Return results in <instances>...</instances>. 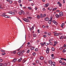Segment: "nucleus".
Instances as JSON below:
<instances>
[{"instance_id": "nucleus-1", "label": "nucleus", "mask_w": 66, "mask_h": 66, "mask_svg": "<svg viewBox=\"0 0 66 66\" xmlns=\"http://www.w3.org/2000/svg\"><path fill=\"white\" fill-rule=\"evenodd\" d=\"M6 14V13H3L2 15H1V16H2L3 17L4 16L5 18H10V16H8Z\"/></svg>"}, {"instance_id": "nucleus-2", "label": "nucleus", "mask_w": 66, "mask_h": 66, "mask_svg": "<svg viewBox=\"0 0 66 66\" xmlns=\"http://www.w3.org/2000/svg\"><path fill=\"white\" fill-rule=\"evenodd\" d=\"M23 20L24 21H26V22H30V20H28L26 18H23Z\"/></svg>"}, {"instance_id": "nucleus-3", "label": "nucleus", "mask_w": 66, "mask_h": 66, "mask_svg": "<svg viewBox=\"0 0 66 66\" xmlns=\"http://www.w3.org/2000/svg\"><path fill=\"white\" fill-rule=\"evenodd\" d=\"M21 12H19V15H21L22 14V13H23V14H24V15L25 14V12H24L22 10H21Z\"/></svg>"}, {"instance_id": "nucleus-4", "label": "nucleus", "mask_w": 66, "mask_h": 66, "mask_svg": "<svg viewBox=\"0 0 66 66\" xmlns=\"http://www.w3.org/2000/svg\"><path fill=\"white\" fill-rule=\"evenodd\" d=\"M52 22L53 23H54V24H55L56 26H57V25L58 23L56 21L54 20H53V21Z\"/></svg>"}, {"instance_id": "nucleus-5", "label": "nucleus", "mask_w": 66, "mask_h": 66, "mask_svg": "<svg viewBox=\"0 0 66 66\" xmlns=\"http://www.w3.org/2000/svg\"><path fill=\"white\" fill-rule=\"evenodd\" d=\"M59 16H63V12H59Z\"/></svg>"}, {"instance_id": "nucleus-6", "label": "nucleus", "mask_w": 66, "mask_h": 66, "mask_svg": "<svg viewBox=\"0 0 66 66\" xmlns=\"http://www.w3.org/2000/svg\"><path fill=\"white\" fill-rule=\"evenodd\" d=\"M49 51H50L49 48H47L46 49V53H49Z\"/></svg>"}, {"instance_id": "nucleus-7", "label": "nucleus", "mask_w": 66, "mask_h": 66, "mask_svg": "<svg viewBox=\"0 0 66 66\" xmlns=\"http://www.w3.org/2000/svg\"><path fill=\"white\" fill-rule=\"evenodd\" d=\"M51 64V66H55V62H53Z\"/></svg>"}, {"instance_id": "nucleus-8", "label": "nucleus", "mask_w": 66, "mask_h": 66, "mask_svg": "<svg viewBox=\"0 0 66 66\" xmlns=\"http://www.w3.org/2000/svg\"><path fill=\"white\" fill-rule=\"evenodd\" d=\"M50 19V18H49L46 17L45 18V20L46 21H49Z\"/></svg>"}, {"instance_id": "nucleus-9", "label": "nucleus", "mask_w": 66, "mask_h": 66, "mask_svg": "<svg viewBox=\"0 0 66 66\" xmlns=\"http://www.w3.org/2000/svg\"><path fill=\"white\" fill-rule=\"evenodd\" d=\"M16 61H17V59H14L12 61V62L13 63H15V62Z\"/></svg>"}, {"instance_id": "nucleus-10", "label": "nucleus", "mask_w": 66, "mask_h": 66, "mask_svg": "<svg viewBox=\"0 0 66 66\" xmlns=\"http://www.w3.org/2000/svg\"><path fill=\"white\" fill-rule=\"evenodd\" d=\"M49 6V3H47V4H45L44 5V6L45 7H48Z\"/></svg>"}, {"instance_id": "nucleus-11", "label": "nucleus", "mask_w": 66, "mask_h": 66, "mask_svg": "<svg viewBox=\"0 0 66 66\" xmlns=\"http://www.w3.org/2000/svg\"><path fill=\"white\" fill-rule=\"evenodd\" d=\"M48 63H49L50 64H51L52 63V60H49L48 61Z\"/></svg>"}, {"instance_id": "nucleus-12", "label": "nucleus", "mask_w": 66, "mask_h": 66, "mask_svg": "<svg viewBox=\"0 0 66 66\" xmlns=\"http://www.w3.org/2000/svg\"><path fill=\"white\" fill-rule=\"evenodd\" d=\"M63 53H65L66 52V48H64L62 51Z\"/></svg>"}, {"instance_id": "nucleus-13", "label": "nucleus", "mask_w": 66, "mask_h": 66, "mask_svg": "<svg viewBox=\"0 0 66 66\" xmlns=\"http://www.w3.org/2000/svg\"><path fill=\"white\" fill-rule=\"evenodd\" d=\"M45 42H44L43 43H41L40 44L42 47H43V46H44V45H45Z\"/></svg>"}, {"instance_id": "nucleus-14", "label": "nucleus", "mask_w": 66, "mask_h": 66, "mask_svg": "<svg viewBox=\"0 0 66 66\" xmlns=\"http://www.w3.org/2000/svg\"><path fill=\"white\" fill-rule=\"evenodd\" d=\"M18 54H19V55L20 56H21V52L20 51L18 52Z\"/></svg>"}, {"instance_id": "nucleus-15", "label": "nucleus", "mask_w": 66, "mask_h": 66, "mask_svg": "<svg viewBox=\"0 0 66 66\" xmlns=\"http://www.w3.org/2000/svg\"><path fill=\"white\" fill-rule=\"evenodd\" d=\"M64 36H62L60 37V39H63L64 38Z\"/></svg>"}, {"instance_id": "nucleus-16", "label": "nucleus", "mask_w": 66, "mask_h": 66, "mask_svg": "<svg viewBox=\"0 0 66 66\" xmlns=\"http://www.w3.org/2000/svg\"><path fill=\"white\" fill-rule=\"evenodd\" d=\"M33 36L34 37H37V35L35 34H33Z\"/></svg>"}, {"instance_id": "nucleus-17", "label": "nucleus", "mask_w": 66, "mask_h": 66, "mask_svg": "<svg viewBox=\"0 0 66 66\" xmlns=\"http://www.w3.org/2000/svg\"><path fill=\"white\" fill-rule=\"evenodd\" d=\"M47 34L48 35H49L51 37L52 36V35H51V33L49 32Z\"/></svg>"}, {"instance_id": "nucleus-18", "label": "nucleus", "mask_w": 66, "mask_h": 66, "mask_svg": "<svg viewBox=\"0 0 66 66\" xmlns=\"http://www.w3.org/2000/svg\"><path fill=\"white\" fill-rule=\"evenodd\" d=\"M9 13H10V14H12V15H14L15 14V13H14V12H10Z\"/></svg>"}, {"instance_id": "nucleus-19", "label": "nucleus", "mask_w": 66, "mask_h": 66, "mask_svg": "<svg viewBox=\"0 0 66 66\" xmlns=\"http://www.w3.org/2000/svg\"><path fill=\"white\" fill-rule=\"evenodd\" d=\"M56 17H57V18H59V17H60V16H59V15L57 14H56Z\"/></svg>"}, {"instance_id": "nucleus-20", "label": "nucleus", "mask_w": 66, "mask_h": 66, "mask_svg": "<svg viewBox=\"0 0 66 66\" xmlns=\"http://www.w3.org/2000/svg\"><path fill=\"white\" fill-rule=\"evenodd\" d=\"M51 21H52V20H49L48 21L49 23V24H51Z\"/></svg>"}, {"instance_id": "nucleus-21", "label": "nucleus", "mask_w": 66, "mask_h": 66, "mask_svg": "<svg viewBox=\"0 0 66 66\" xmlns=\"http://www.w3.org/2000/svg\"><path fill=\"white\" fill-rule=\"evenodd\" d=\"M55 36H59V34L58 33H56V34H54Z\"/></svg>"}, {"instance_id": "nucleus-22", "label": "nucleus", "mask_w": 66, "mask_h": 66, "mask_svg": "<svg viewBox=\"0 0 66 66\" xmlns=\"http://www.w3.org/2000/svg\"><path fill=\"white\" fill-rule=\"evenodd\" d=\"M16 51H13L12 52V53L13 54H15L16 53Z\"/></svg>"}, {"instance_id": "nucleus-23", "label": "nucleus", "mask_w": 66, "mask_h": 66, "mask_svg": "<svg viewBox=\"0 0 66 66\" xmlns=\"http://www.w3.org/2000/svg\"><path fill=\"white\" fill-rule=\"evenodd\" d=\"M30 49L32 50H33L34 49V47H31Z\"/></svg>"}, {"instance_id": "nucleus-24", "label": "nucleus", "mask_w": 66, "mask_h": 66, "mask_svg": "<svg viewBox=\"0 0 66 66\" xmlns=\"http://www.w3.org/2000/svg\"><path fill=\"white\" fill-rule=\"evenodd\" d=\"M52 50L53 51H55V49H54V48L53 47L52 48Z\"/></svg>"}, {"instance_id": "nucleus-25", "label": "nucleus", "mask_w": 66, "mask_h": 66, "mask_svg": "<svg viewBox=\"0 0 66 66\" xmlns=\"http://www.w3.org/2000/svg\"><path fill=\"white\" fill-rule=\"evenodd\" d=\"M40 18V16L38 15L37 16V18H38V19H39Z\"/></svg>"}, {"instance_id": "nucleus-26", "label": "nucleus", "mask_w": 66, "mask_h": 66, "mask_svg": "<svg viewBox=\"0 0 66 66\" xmlns=\"http://www.w3.org/2000/svg\"><path fill=\"white\" fill-rule=\"evenodd\" d=\"M40 17L41 18H42L43 17V14H40Z\"/></svg>"}, {"instance_id": "nucleus-27", "label": "nucleus", "mask_w": 66, "mask_h": 66, "mask_svg": "<svg viewBox=\"0 0 66 66\" xmlns=\"http://www.w3.org/2000/svg\"><path fill=\"white\" fill-rule=\"evenodd\" d=\"M40 60H43L44 59V57H43L42 56L40 57Z\"/></svg>"}, {"instance_id": "nucleus-28", "label": "nucleus", "mask_w": 66, "mask_h": 66, "mask_svg": "<svg viewBox=\"0 0 66 66\" xmlns=\"http://www.w3.org/2000/svg\"><path fill=\"white\" fill-rule=\"evenodd\" d=\"M21 60H22V58H21L18 60V62H21Z\"/></svg>"}, {"instance_id": "nucleus-29", "label": "nucleus", "mask_w": 66, "mask_h": 66, "mask_svg": "<svg viewBox=\"0 0 66 66\" xmlns=\"http://www.w3.org/2000/svg\"><path fill=\"white\" fill-rule=\"evenodd\" d=\"M21 52V53H24V51H22V50L20 51Z\"/></svg>"}, {"instance_id": "nucleus-30", "label": "nucleus", "mask_w": 66, "mask_h": 66, "mask_svg": "<svg viewBox=\"0 0 66 66\" xmlns=\"http://www.w3.org/2000/svg\"><path fill=\"white\" fill-rule=\"evenodd\" d=\"M9 2V3H10V4H11V3H13V1L12 0L10 1Z\"/></svg>"}, {"instance_id": "nucleus-31", "label": "nucleus", "mask_w": 66, "mask_h": 66, "mask_svg": "<svg viewBox=\"0 0 66 66\" xmlns=\"http://www.w3.org/2000/svg\"><path fill=\"white\" fill-rule=\"evenodd\" d=\"M27 18L28 19H31V18H32L31 17H28Z\"/></svg>"}, {"instance_id": "nucleus-32", "label": "nucleus", "mask_w": 66, "mask_h": 66, "mask_svg": "<svg viewBox=\"0 0 66 66\" xmlns=\"http://www.w3.org/2000/svg\"><path fill=\"white\" fill-rule=\"evenodd\" d=\"M1 52H5V51L4 50H2L1 51Z\"/></svg>"}, {"instance_id": "nucleus-33", "label": "nucleus", "mask_w": 66, "mask_h": 66, "mask_svg": "<svg viewBox=\"0 0 66 66\" xmlns=\"http://www.w3.org/2000/svg\"><path fill=\"white\" fill-rule=\"evenodd\" d=\"M66 64L65 63L63 62L62 63V65H66Z\"/></svg>"}, {"instance_id": "nucleus-34", "label": "nucleus", "mask_w": 66, "mask_h": 66, "mask_svg": "<svg viewBox=\"0 0 66 66\" xmlns=\"http://www.w3.org/2000/svg\"><path fill=\"white\" fill-rule=\"evenodd\" d=\"M56 9H57V8L55 7L54 9H53V10L54 11H55V10H56Z\"/></svg>"}, {"instance_id": "nucleus-35", "label": "nucleus", "mask_w": 66, "mask_h": 66, "mask_svg": "<svg viewBox=\"0 0 66 66\" xmlns=\"http://www.w3.org/2000/svg\"><path fill=\"white\" fill-rule=\"evenodd\" d=\"M28 9H29V10H31L32 9V8H31V7H28Z\"/></svg>"}, {"instance_id": "nucleus-36", "label": "nucleus", "mask_w": 66, "mask_h": 66, "mask_svg": "<svg viewBox=\"0 0 66 66\" xmlns=\"http://www.w3.org/2000/svg\"><path fill=\"white\" fill-rule=\"evenodd\" d=\"M36 62L37 63H39V61L37 60L36 61Z\"/></svg>"}, {"instance_id": "nucleus-37", "label": "nucleus", "mask_w": 66, "mask_h": 66, "mask_svg": "<svg viewBox=\"0 0 66 66\" xmlns=\"http://www.w3.org/2000/svg\"><path fill=\"white\" fill-rule=\"evenodd\" d=\"M5 53H3L2 54V55H5Z\"/></svg>"}, {"instance_id": "nucleus-38", "label": "nucleus", "mask_w": 66, "mask_h": 66, "mask_svg": "<svg viewBox=\"0 0 66 66\" xmlns=\"http://www.w3.org/2000/svg\"><path fill=\"white\" fill-rule=\"evenodd\" d=\"M4 66H6L7 65L6 63H5L4 64Z\"/></svg>"}, {"instance_id": "nucleus-39", "label": "nucleus", "mask_w": 66, "mask_h": 66, "mask_svg": "<svg viewBox=\"0 0 66 66\" xmlns=\"http://www.w3.org/2000/svg\"><path fill=\"white\" fill-rule=\"evenodd\" d=\"M33 55H36V53H33Z\"/></svg>"}, {"instance_id": "nucleus-40", "label": "nucleus", "mask_w": 66, "mask_h": 66, "mask_svg": "<svg viewBox=\"0 0 66 66\" xmlns=\"http://www.w3.org/2000/svg\"><path fill=\"white\" fill-rule=\"evenodd\" d=\"M0 66H3V63H0Z\"/></svg>"}, {"instance_id": "nucleus-41", "label": "nucleus", "mask_w": 66, "mask_h": 66, "mask_svg": "<svg viewBox=\"0 0 66 66\" xmlns=\"http://www.w3.org/2000/svg\"><path fill=\"white\" fill-rule=\"evenodd\" d=\"M60 50L62 51V49H63V48L62 47H60Z\"/></svg>"}, {"instance_id": "nucleus-42", "label": "nucleus", "mask_w": 66, "mask_h": 66, "mask_svg": "<svg viewBox=\"0 0 66 66\" xmlns=\"http://www.w3.org/2000/svg\"><path fill=\"white\" fill-rule=\"evenodd\" d=\"M52 19H53V18L52 17V16L51 17L50 20L52 21Z\"/></svg>"}, {"instance_id": "nucleus-43", "label": "nucleus", "mask_w": 66, "mask_h": 66, "mask_svg": "<svg viewBox=\"0 0 66 66\" xmlns=\"http://www.w3.org/2000/svg\"><path fill=\"white\" fill-rule=\"evenodd\" d=\"M46 16V14H44V15H43V17H45V16Z\"/></svg>"}, {"instance_id": "nucleus-44", "label": "nucleus", "mask_w": 66, "mask_h": 66, "mask_svg": "<svg viewBox=\"0 0 66 66\" xmlns=\"http://www.w3.org/2000/svg\"><path fill=\"white\" fill-rule=\"evenodd\" d=\"M59 63H62V61L61 60H60L59 61Z\"/></svg>"}, {"instance_id": "nucleus-45", "label": "nucleus", "mask_w": 66, "mask_h": 66, "mask_svg": "<svg viewBox=\"0 0 66 66\" xmlns=\"http://www.w3.org/2000/svg\"><path fill=\"white\" fill-rule=\"evenodd\" d=\"M59 6H60V7H61V6H62V4L60 3V4H59Z\"/></svg>"}, {"instance_id": "nucleus-46", "label": "nucleus", "mask_w": 66, "mask_h": 66, "mask_svg": "<svg viewBox=\"0 0 66 66\" xmlns=\"http://www.w3.org/2000/svg\"><path fill=\"white\" fill-rule=\"evenodd\" d=\"M2 62V59H0V63H1Z\"/></svg>"}, {"instance_id": "nucleus-47", "label": "nucleus", "mask_w": 66, "mask_h": 66, "mask_svg": "<svg viewBox=\"0 0 66 66\" xmlns=\"http://www.w3.org/2000/svg\"><path fill=\"white\" fill-rule=\"evenodd\" d=\"M18 2H19V3H20L21 2V0H19L18 1Z\"/></svg>"}, {"instance_id": "nucleus-48", "label": "nucleus", "mask_w": 66, "mask_h": 66, "mask_svg": "<svg viewBox=\"0 0 66 66\" xmlns=\"http://www.w3.org/2000/svg\"><path fill=\"white\" fill-rule=\"evenodd\" d=\"M60 11L59 10H56V12H59Z\"/></svg>"}, {"instance_id": "nucleus-49", "label": "nucleus", "mask_w": 66, "mask_h": 66, "mask_svg": "<svg viewBox=\"0 0 66 66\" xmlns=\"http://www.w3.org/2000/svg\"><path fill=\"white\" fill-rule=\"evenodd\" d=\"M29 52H30V50H28V51H27V53H29Z\"/></svg>"}, {"instance_id": "nucleus-50", "label": "nucleus", "mask_w": 66, "mask_h": 66, "mask_svg": "<svg viewBox=\"0 0 66 66\" xmlns=\"http://www.w3.org/2000/svg\"><path fill=\"white\" fill-rule=\"evenodd\" d=\"M61 3H60V2H57V4H60Z\"/></svg>"}, {"instance_id": "nucleus-51", "label": "nucleus", "mask_w": 66, "mask_h": 66, "mask_svg": "<svg viewBox=\"0 0 66 66\" xmlns=\"http://www.w3.org/2000/svg\"><path fill=\"white\" fill-rule=\"evenodd\" d=\"M43 11H46V9H45V8H43Z\"/></svg>"}, {"instance_id": "nucleus-52", "label": "nucleus", "mask_w": 66, "mask_h": 66, "mask_svg": "<svg viewBox=\"0 0 66 66\" xmlns=\"http://www.w3.org/2000/svg\"><path fill=\"white\" fill-rule=\"evenodd\" d=\"M50 45H53V43H52L51 42H50Z\"/></svg>"}, {"instance_id": "nucleus-53", "label": "nucleus", "mask_w": 66, "mask_h": 66, "mask_svg": "<svg viewBox=\"0 0 66 66\" xmlns=\"http://www.w3.org/2000/svg\"><path fill=\"white\" fill-rule=\"evenodd\" d=\"M31 30H33V29H34V27H32V28H31Z\"/></svg>"}, {"instance_id": "nucleus-54", "label": "nucleus", "mask_w": 66, "mask_h": 66, "mask_svg": "<svg viewBox=\"0 0 66 66\" xmlns=\"http://www.w3.org/2000/svg\"><path fill=\"white\" fill-rule=\"evenodd\" d=\"M22 47H23V46H21L20 48H19V49H21V48H22Z\"/></svg>"}, {"instance_id": "nucleus-55", "label": "nucleus", "mask_w": 66, "mask_h": 66, "mask_svg": "<svg viewBox=\"0 0 66 66\" xmlns=\"http://www.w3.org/2000/svg\"><path fill=\"white\" fill-rule=\"evenodd\" d=\"M37 50H38V49L37 48L35 50V51H37Z\"/></svg>"}, {"instance_id": "nucleus-56", "label": "nucleus", "mask_w": 66, "mask_h": 66, "mask_svg": "<svg viewBox=\"0 0 66 66\" xmlns=\"http://www.w3.org/2000/svg\"><path fill=\"white\" fill-rule=\"evenodd\" d=\"M26 13L28 15L29 14V12H26Z\"/></svg>"}, {"instance_id": "nucleus-57", "label": "nucleus", "mask_w": 66, "mask_h": 66, "mask_svg": "<svg viewBox=\"0 0 66 66\" xmlns=\"http://www.w3.org/2000/svg\"><path fill=\"white\" fill-rule=\"evenodd\" d=\"M45 44L46 46H48V44L47 43H45Z\"/></svg>"}, {"instance_id": "nucleus-58", "label": "nucleus", "mask_w": 66, "mask_h": 66, "mask_svg": "<svg viewBox=\"0 0 66 66\" xmlns=\"http://www.w3.org/2000/svg\"><path fill=\"white\" fill-rule=\"evenodd\" d=\"M54 44H55L56 45L57 44V42H54Z\"/></svg>"}, {"instance_id": "nucleus-59", "label": "nucleus", "mask_w": 66, "mask_h": 66, "mask_svg": "<svg viewBox=\"0 0 66 66\" xmlns=\"http://www.w3.org/2000/svg\"><path fill=\"white\" fill-rule=\"evenodd\" d=\"M10 62H8L7 63V65H10Z\"/></svg>"}, {"instance_id": "nucleus-60", "label": "nucleus", "mask_w": 66, "mask_h": 66, "mask_svg": "<svg viewBox=\"0 0 66 66\" xmlns=\"http://www.w3.org/2000/svg\"><path fill=\"white\" fill-rule=\"evenodd\" d=\"M37 31L38 33H39V32H40V31H39V29Z\"/></svg>"}, {"instance_id": "nucleus-61", "label": "nucleus", "mask_w": 66, "mask_h": 66, "mask_svg": "<svg viewBox=\"0 0 66 66\" xmlns=\"http://www.w3.org/2000/svg\"><path fill=\"white\" fill-rule=\"evenodd\" d=\"M43 36H44V37H46L47 36L46 35H43Z\"/></svg>"}, {"instance_id": "nucleus-62", "label": "nucleus", "mask_w": 66, "mask_h": 66, "mask_svg": "<svg viewBox=\"0 0 66 66\" xmlns=\"http://www.w3.org/2000/svg\"><path fill=\"white\" fill-rule=\"evenodd\" d=\"M65 0H63V3H65Z\"/></svg>"}, {"instance_id": "nucleus-63", "label": "nucleus", "mask_w": 66, "mask_h": 66, "mask_svg": "<svg viewBox=\"0 0 66 66\" xmlns=\"http://www.w3.org/2000/svg\"><path fill=\"white\" fill-rule=\"evenodd\" d=\"M32 64L34 65H36V64L35 63H32Z\"/></svg>"}, {"instance_id": "nucleus-64", "label": "nucleus", "mask_w": 66, "mask_h": 66, "mask_svg": "<svg viewBox=\"0 0 66 66\" xmlns=\"http://www.w3.org/2000/svg\"><path fill=\"white\" fill-rule=\"evenodd\" d=\"M64 48H65V47H66V45H64Z\"/></svg>"}]
</instances>
